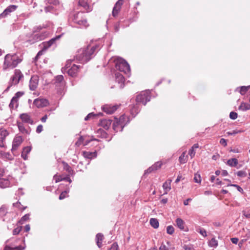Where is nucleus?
<instances>
[{
	"label": "nucleus",
	"mask_w": 250,
	"mask_h": 250,
	"mask_svg": "<svg viewBox=\"0 0 250 250\" xmlns=\"http://www.w3.org/2000/svg\"><path fill=\"white\" fill-rule=\"evenodd\" d=\"M237 175L239 177H245L247 175V173L245 171L241 170L237 172Z\"/></svg>",
	"instance_id": "nucleus-48"
},
{
	"label": "nucleus",
	"mask_w": 250,
	"mask_h": 250,
	"mask_svg": "<svg viewBox=\"0 0 250 250\" xmlns=\"http://www.w3.org/2000/svg\"><path fill=\"white\" fill-rule=\"evenodd\" d=\"M197 231L199 232V233L204 237H206L207 236V232L204 229H199V230H197Z\"/></svg>",
	"instance_id": "nucleus-44"
},
{
	"label": "nucleus",
	"mask_w": 250,
	"mask_h": 250,
	"mask_svg": "<svg viewBox=\"0 0 250 250\" xmlns=\"http://www.w3.org/2000/svg\"><path fill=\"white\" fill-rule=\"evenodd\" d=\"M53 178H54V180L55 181L56 183H58L60 181L64 180V177H62L61 175H54Z\"/></svg>",
	"instance_id": "nucleus-41"
},
{
	"label": "nucleus",
	"mask_w": 250,
	"mask_h": 250,
	"mask_svg": "<svg viewBox=\"0 0 250 250\" xmlns=\"http://www.w3.org/2000/svg\"><path fill=\"white\" fill-rule=\"evenodd\" d=\"M241 132H242L241 130H233L232 131L228 132L227 134L229 135H235L236 134L241 133Z\"/></svg>",
	"instance_id": "nucleus-51"
},
{
	"label": "nucleus",
	"mask_w": 250,
	"mask_h": 250,
	"mask_svg": "<svg viewBox=\"0 0 250 250\" xmlns=\"http://www.w3.org/2000/svg\"><path fill=\"white\" fill-rule=\"evenodd\" d=\"M47 119V115H45L43 117L41 118V121L42 122L45 123Z\"/></svg>",
	"instance_id": "nucleus-60"
},
{
	"label": "nucleus",
	"mask_w": 250,
	"mask_h": 250,
	"mask_svg": "<svg viewBox=\"0 0 250 250\" xmlns=\"http://www.w3.org/2000/svg\"><path fill=\"white\" fill-rule=\"evenodd\" d=\"M83 156L88 159H92L96 157V152L83 151Z\"/></svg>",
	"instance_id": "nucleus-28"
},
{
	"label": "nucleus",
	"mask_w": 250,
	"mask_h": 250,
	"mask_svg": "<svg viewBox=\"0 0 250 250\" xmlns=\"http://www.w3.org/2000/svg\"><path fill=\"white\" fill-rule=\"evenodd\" d=\"M118 246L116 243H114L111 245L110 248H109L108 250H118Z\"/></svg>",
	"instance_id": "nucleus-52"
},
{
	"label": "nucleus",
	"mask_w": 250,
	"mask_h": 250,
	"mask_svg": "<svg viewBox=\"0 0 250 250\" xmlns=\"http://www.w3.org/2000/svg\"><path fill=\"white\" fill-rule=\"evenodd\" d=\"M29 214H25L19 221V223L22 224L23 223V222L24 221H26L29 220Z\"/></svg>",
	"instance_id": "nucleus-42"
},
{
	"label": "nucleus",
	"mask_w": 250,
	"mask_h": 250,
	"mask_svg": "<svg viewBox=\"0 0 250 250\" xmlns=\"http://www.w3.org/2000/svg\"><path fill=\"white\" fill-rule=\"evenodd\" d=\"M220 143L224 146H226L227 145V140L223 138L221 139L220 140Z\"/></svg>",
	"instance_id": "nucleus-55"
},
{
	"label": "nucleus",
	"mask_w": 250,
	"mask_h": 250,
	"mask_svg": "<svg viewBox=\"0 0 250 250\" xmlns=\"http://www.w3.org/2000/svg\"><path fill=\"white\" fill-rule=\"evenodd\" d=\"M95 116V114H94L93 113H89V114H88L84 118V120L85 121H87L88 120H89V119H90V118H91L92 117Z\"/></svg>",
	"instance_id": "nucleus-58"
},
{
	"label": "nucleus",
	"mask_w": 250,
	"mask_h": 250,
	"mask_svg": "<svg viewBox=\"0 0 250 250\" xmlns=\"http://www.w3.org/2000/svg\"><path fill=\"white\" fill-rule=\"evenodd\" d=\"M99 49V46L97 44L92 46L89 45L86 48H81L77 52L75 58L81 63L86 62L91 59V55Z\"/></svg>",
	"instance_id": "nucleus-1"
},
{
	"label": "nucleus",
	"mask_w": 250,
	"mask_h": 250,
	"mask_svg": "<svg viewBox=\"0 0 250 250\" xmlns=\"http://www.w3.org/2000/svg\"><path fill=\"white\" fill-rule=\"evenodd\" d=\"M123 0H118V1L115 3L113 10H112V16L114 17H117L121 10L122 5L123 4Z\"/></svg>",
	"instance_id": "nucleus-10"
},
{
	"label": "nucleus",
	"mask_w": 250,
	"mask_h": 250,
	"mask_svg": "<svg viewBox=\"0 0 250 250\" xmlns=\"http://www.w3.org/2000/svg\"><path fill=\"white\" fill-rule=\"evenodd\" d=\"M22 142L23 139L21 136H16L13 142L12 151L16 150Z\"/></svg>",
	"instance_id": "nucleus-12"
},
{
	"label": "nucleus",
	"mask_w": 250,
	"mask_h": 250,
	"mask_svg": "<svg viewBox=\"0 0 250 250\" xmlns=\"http://www.w3.org/2000/svg\"><path fill=\"white\" fill-rule=\"evenodd\" d=\"M174 231V229L172 226H168L167 228V232L169 234H172Z\"/></svg>",
	"instance_id": "nucleus-43"
},
{
	"label": "nucleus",
	"mask_w": 250,
	"mask_h": 250,
	"mask_svg": "<svg viewBox=\"0 0 250 250\" xmlns=\"http://www.w3.org/2000/svg\"><path fill=\"white\" fill-rule=\"evenodd\" d=\"M150 96L149 91H143L141 94L138 95L136 97V102L142 103L146 105V103L150 101Z\"/></svg>",
	"instance_id": "nucleus-6"
},
{
	"label": "nucleus",
	"mask_w": 250,
	"mask_h": 250,
	"mask_svg": "<svg viewBox=\"0 0 250 250\" xmlns=\"http://www.w3.org/2000/svg\"><path fill=\"white\" fill-rule=\"evenodd\" d=\"M24 249V247L16 246L15 245L6 246L4 250H22Z\"/></svg>",
	"instance_id": "nucleus-26"
},
{
	"label": "nucleus",
	"mask_w": 250,
	"mask_h": 250,
	"mask_svg": "<svg viewBox=\"0 0 250 250\" xmlns=\"http://www.w3.org/2000/svg\"><path fill=\"white\" fill-rule=\"evenodd\" d=\"M24 76L21 71L20 69H15L14 74L10 79L11 85H17L20 82L23 81Z\"/></svg>",
	"instance_id": "nucleus-4"
},
{
	"label": "nucleus",
	"mask_w": 250,
	"mask_h": 250,
	"mask_svg": "<svg viewBox=\"0 0 250 250\" xmlns=\"http://www.w3.org/2000/svg\"><path fill=\"white\" fill-rule=\"evenodd\" d=\"M116 68L125 74H128L130 72V66L128 63L123 59L117 57L115 60Z\"/></svg>",
	"instance_id": "nucleus-3"
},
{
	"label": "nucleus",
	"mask_w": 250,
	"mask_h": 250,
	"mask_svg": "<svg viewBox=\"0 0 250 250\" xmlns=\"http://www.w3.org/2000/svg\"><path fill=\"white\" fill-rule=\"evenodd\" d=\"M244 215L247 218H250V212H245Z\"/></svg>",
	"instance_id": "nucleus-61"
},
{
	"label": "nucleus",
	"mask_w": 250,
	"mask_h": 250,
	"mask_svg": "<svg viewBox=\"0 0 250 250\" xmlns=\"http://www.w3.org/2000/svg\"><path fill=\"white\" fill-rule=\"evenodd\" d=\"M232 243L236 244L238 242V239L237 238H232L231 239Z\"/></svg>",
	"instance_id": "nucleus-59"
},
{
	"label": "nucleus",
	"mask_w": 250,
	"mask_h": 250,
	"mask_svg": "<svg viewBox=\"0 0 250 250\" xmlns=\"http://www.w3.org/2000/svg\"><path fill=\"white\" fill-rule=\"evenodd\" d=\"M162 165V163L160 162H157L155 163L153 166L149 167L147 170L145 171V173L147 174L153 171L157 170L158 168H160Z\"/></svg>",
	"instance_id": "nucleus-17"
},
{
	"label": "nucleus",
	"mask_w": 250,
	"mask_h": 250,
	"mask_svg": "<svg viewBox=\"0 0 250 250\" xmlns=\"http://www.w3.org/2000/svg\"><path fill=\"white\" fill-rule=\"evenodd\" d=\"M10 185V182L8 179L0 178V187L5 188L8 187Z\"/></svg>",
	"instance_id": "nucleus-27"
},
{
	"label": "nucleus",
	"mask_w": 250,
	"mask_h": 250,
	"mask_svg": "<svg viewBox=\"0 0 250 250\" xmlns=\"http://www.w3.org/2000/svg\"><path fill=\"white\" fill-rule=\"evenodd\" d=\"M18 126L19 130L23 134H29L30 131L25 128L24 125L21 123H18Z\"/></svg>",
	"instance_id": "nucleus-25"
},
{
	"label": "nucleus",
	"mask_w": 250,
	"mask_h": 250,
	"mask_svg": "<svg viewBox=\"0 0 250 250\" xmlns=\"http://www.w3.org/2000/svg\"><path fill=\"white\" fill-rule=\"evenodd\" d=\"M208 244L210 247L216 248L218 246V241L215 238H213L208 242Z\"/></svg>",
	"instance_id": "nucleus-35"
},
{
	"label": "nucleus",
	"mask_w": 250,
	"mask_h": 250,
	"mask_svg": "<svg viewBox=\"0 0 250 250\" xmlns=\"http://www.w3.org/2000/svg\"><path fill=\"white\" fill-rule=\"evenodd\" d=\"M21 60L15 54L13 55L7 54L4 59L3 69L13 68L21 62Z\"/></svg>",
	"instance_id": "nucleus-2"
},
{
	"label": "nucleus",
	"mask_w": 250,
	"mask_h": 250,
	"mask_svg": "<svg viewBox=\"0 0 250 250\" xmlns=\"http://www.w3.org/2000/svg\"><path fill=\"white\" fill-rule=\"evenodd\" d=\"M188 154L189 155L190 157L192 158L195 154V152L193 148L190 149L188 151Z\"/></svg>",
	"instance_id": "nucleus-54"
},
{
	"label": "nucleus",
	"mask_w": 250,
	"mask_h": 250,
	"mask_svg": "<svg viewBox=\"0 0 250 250\" xmlns=\"http://www.w3.org/2000/svg\"><path fill=\"white\" fill-rule=\"evenodd\" d=\"M63 80V77L62 75H58L56 77L55 81L56 83H61Z\"/></svg>",
	"instance_id": "nucleus-39"
},
{
	"label": "nucleus",
	"mask_w": 250,
	"mask_h": 250,
	"mask_svg": "<svg viewBox=\"0 0 250 250\" xmlns=\"http://www.w3.org/2000/svg\"><path fill=\"white\" fill-rule=\"evenodd\" d=\"M184 249L185 250H193L191 247L188 246H185Z\"/></svg>",
	"instance_id": "nucleus-64"
},
{
	"label": "nucleus",
	"mask_w": 250,
	"mask_h": 250,
	"mask_svg": "<svg viewBox=\"0 0 250 250\" xmlns=\"http://www.w3.org/2000/svg\"><path fill=\"white\" fill-rule=\"evenodd\" d=\"M118 107V105H112L110 104H106L103 107V110L107 114H111L116 111Z\"/></svg>",
	"instance_id": "nucleus-13"
},
{
	"label": "nucleus",
	"mask_w": 250,
	"mask_h": 250,
	"mask_svg": "<svg viewBox=\"0 0 250 250\" xmlns=\"http://www.w3.org/2000/svg\"><path fill=\"white\" fill-rule=\"evenodd\" d=\"M48 3L50 4L51 5L48 6L45 8V11H51L53 9V6H56L58 5L60 3L59 0H47Z\"/></svg>",
	"instance_id": "nucleus-19"
},
{
	"label": "nucleus",
	"mask_w": 250,
	"mask_h": 250,
	"mask_svg": "<svg viewBox=\"0 0 250 250\" xmlns=\"http://www.w3.org/2000/svg\"><path fill=\"white\" fill-rule=\"evenodd\" d=\"M67 193H68V191H64L62 192L59 196V199L62 200V199H63L64 198H65L66 196V194H67Z\"/></svg>",
	"instance_id": "nucleus-50"
},
{
	"label": "nucleus",
	"mask_w": 250,
	"mask_h": 250,
	"mask_svg": "<svg viewBox=\"0 0 250 250\" xmlns=\"http://www.w3.org/2000/svg\"><path fill=\"white\" fill-rule=\"evenodd\" d=\"M33 104L38 108H42L47 106L49 104V102L46 99L37 98L34 101Z\"/></svg>",
	"instance_id": "nucleus-9"
},
{
	"label": "nucleus",
	"mask_w": 250,
	"mask_h": 250,
	"mask_svg": "<svg viewBox=\"0 0 250 250\" xmlns=\"http://www.w3.org/2000/svg\"><path fill=\"white\" fill-rule=\"evenodd\" d=\"M194 181L195 183H200L201 182V176L198 173H196L194 175Z\"/></svg>",
	"instance_id": "nucleus-40"
},
{
	"label": "nucleus",
	"mask_w": 250,
	"mask_h": 250,
	"mask_svg": "<svg viewBox=\"0 0 250 250\" xmlns=\"http://www.w3.org/2000/svg\"><path fill=\"white\" fill-rule=\"evenodd\" d=\"M18 101L16 99V98L13 97L11 99V102L9 104V107L11 108H14L18 106Z\"/></svg>",
	"instance_id": "nucleus-37"
},
{
	"label": "nucleus",
	"mask_w": 250,
	"mask_h": 250,
	"mask_svg": "<svg viewBox=\"0 0 250 250\" xmlns=\"http://www.w3.org/2000/svg\"><path fill=\"white\" fill-rule=\"evenodd\" d=\"M42 129H43V126L42 125H40L37 126L36 131L37 133H41L42 131Z\"/></svg>",
	"instance_id": "nucleus-56"
},
{
	"label": "nucleus",
	"mask_w": 250,
	"mask_h": 250,
	"mask_svg": "<svg viewBox=\"0 0 250 250\" xmlns=\"http://www.w3.org/2000/svg\"><path fill=\"white\" fill-rule=\"evenodd\" d=\"M176 226L181 230H183L185 231H187L185 229V222L181 218H178L176 219Z\"/></svg>",
	"instance_id": "nucleus-20"
},
{
	"label": "nucleus",
	"mask_w": 250,
	"mask_h": 250,
	"mask_svg": "<svg viewBox=\"0 0 250 250\" xmlns=\"http://www.w3.org/2000/svg\"><path fill=\"white\" fill-rule=\"evenodd\" d=\"M24 229H25V231L26 232H28L30 230V225H26L25 226V228H24Z\"/></svg>",
	"instance_id": "nucleus-62"
},
{
	"label": "nucleus",
	"mask_w": 250,
	"mask_h": 250,
	"mask_svg": "<svg viewBox=\"0 0 250 250\" xmlns=\"http://www.w3.org/2000/svg\"><path fill=\"white\" fill-rule=\"evenodd\" d=\"M21 230V227H18L15 228L13 231V235H17L20 233Z\"/></svg>",
	"instance_id": "nucleus-46"
},
{
	"label": "nucleus",
	"mask_w": 250,
	"mask_h": 250,
	"mask_svg": "<svg viewBox=\"0 0 250 250\" xmlns=\"http://www.w3.org/2000/svg\"><path fill=\"white\" fill-rule=\"evenodd\" d=\"M17 8V6L11 5L7 7L4 11L0 14V19H2L9 15L10 13L15 11Z\"/></svg>",
	"instance_id": "nucleus-11"
},
{
	"label": "nucleus",
	"mask_w": 250,
	"mask_h": 250,
	"mask_svg": "<svg viewBox=\"0 0 250 250\" xmlns=\"http://www.w3.org/2000/svg\"><path fill=\"white\" fill-rule=\"evenodd\" d=\"M159 250H168V248L164 244H162L159 248Z\"/></svg>",
	"instance_id": "nucleus-57"
},
{
	"label": "nucleus",
	"mask_w": 250,
	"mask_h": 250,
	"mask_svg": "<svg viewBox=\"0 0 250 250\" xmlns=\"http://www.w3.org/2000/svg\"><path fill=\"white\" fill-rule=\"evenodd\" d=\"M250 88V85H249L247 86H242L240 87V88H239V87L237 88L236 89V91H237L239 89V91L240 93V94L241 95H244L248 91V90Z\"/></svg>",
	"instance_id": "nucleus-29"
},
{
	"label": "nucleus",
	"mask_w": 250,
	"mask_h": 250,
	"mask_svg": "<svg viewBox=\"0 0 250 250\" xmlns=\"http://www.w3.org/2000/svg\"><path fill=\"white\" fill-rule=\"evenodd\" d=\"M35 36L37 37V40H43L45 38V35L40 34H35Z\"/></svg>",
	"instance_id": "nucleus-49"
},
{
	"label": "nucleus",
	"mask_w": 250,
	"mask_h": 250,
	"mask_svg": "<svg viewBox=\"0 0 250 250\" xmlns=\"http://www.w3.org/2000/svg\"><path fill=\"white\" fill-rule=\"evenodd\" d=\"M24 93L22 92H17L15 96L13 97L14 98H16V99L18 101V98L21 97L23 95Z\"/></svg>",
	"instance_id": "nucleus-53"
},
{
	"label": "nucleus",
	"mask_w": 250,
	"mask_h": 250,
	"mask_svg": "<svg viewBox=\"0 0 250 250\" xmlns=\"http://www.w3.org/2000/svg\"><path fill=\"white\" fill-rule=\"evenodd\" d=\"M222 175L223 176H226L227 175H228V172H227V170H222Z\"/></svg>",
	"instance_id": "nucleus-63"
},
{
	"label": "nucleus",
	"mask_w": 250,
	"mask_h": 250,
	"mask_svg": "<svg viewBox=\"0 0 250 250\" xmlns=\"http://www.w3.org/2000/svg\"><path fill=\"white\" fill-rule=\"evenodd\" d=\"M8 135V132L5 129H0V147H4V141L6 137Z\"/></svg>",
	"instance_id": "nucleus-15"
},
{
	"label": "nucleus",
	"mask_w": 250,
	"mask_h": 250,
	"mask_svg": "<svg viewBox=\"0 0 250 250\" xmlns=\"http://www.w3.org/2000/svg\"><path fill=\"white\" fill-rule=\"evenodd\" d=\"M186 151L183 152L182 155L179 157V162L181 164H185L187 162L188 156H185Z\"/></svg>",
	"instance_id": "nucleus-33"
},
{
	"label": "nucleus",
	"mask_w": 250,
	"mask_h": 250,
	"mask_svg": "<svg viewBox=\"0 0 250 250\" xmlns=\"http://www.w3.org/2000/svg\"><path fill=\"white\" fill-rule=\"evenodd\" d=\"M20 118L21 121L25 123L32 124L33 123V121L31 118L30 115L27 113H23L21 114Z\"/></svg>",
	"instance_id": "nucleus-18"
},
{
	"label": "nucleus",
	"mask_w": 250,
	"mask_h": 250,
	"mask_svg": "<svg viewBox=\"0 0 250 250\" xmlns=\"http://www.w3.org/2000/svg\"><path fill=\"white\" fill-rule=\"evenodd\" d=\"M79 5L83 8L87 12L92 10L91 6L88 3V0H79Z\"/></svg>",
	"instance_id": "nucleus-16"
},
{
	"label": "nucleus",
	"mask_w": 250,
	"mask_h": 250,
	"mask_svg": "<svg viewBox=\"0 0 250 250\" xmlns=\"http://www.w3.org/2000/svg\"><path fill=\"white\" fill-rule=\"evenodd\" d=\"M6 213V209L5 207H1L0 208V217H2Z\"/></svg>",
	"instance_id": "nucleus-45"
},
{
	"label": "nucleus",
	"mask_w": 250,
	"mask_h": 250,
	"mask_svg": "<svg viewBox=\"0 0 250 250\" xmlns=\"http://www.w3.org/2000/svg\"><path fill=\"white\" fill-rule=\"evenodd\" d=\"M171 180H168V181H166L164 184H163V188L166 191H169L170 189V183H171Z\"/></svg>",
	"instance_id": "nucleus-38"
},
{
	"label": "nucleus",
	"mask_w": 250,
	"mask_h": 250,
	"mask_svg": "<svg viewBox=\"0 0 250 250\" xmlns=\"http://www.w3.org/2000/svg\"><path fill=\"white\" fill-rule=\"evenodd\" d=\"M93 140L98 141V140L96 139H92L90 140H86L85 142H83V138L82 136H81L78 140L76 142L75 145L78 146H80L82 144H83L84 146H86L90 143V142Z\"/></svg>",
	"instance_id": "nucleus-21"
},
{
	"label": "nucleus",
	"mask_w": 250,
	"mask_h": 250,
	"mask_svg": "<svg viewBox=\"0 0 250 250\" xmlns=\"http://www.w3.org/2000/svg\"><path fill=\"white\" fill-rule=\"evenodd\" d=\"M115 78L116 81L119 83L121 84L120 87L122 88L123 87V84L125 82V78L123 77V76L122 74H120L119 73H117L115 74Z\"/></svg>",
	"instance_id": "nucleus-22"
},
{
	"label": "nucleus",
	"mask_w": 250,
	"mask_h": 250,
	"mask_svg": "<svg viewBox=\"0 0 250 250\" xmlns=\"http://www.w3.org/2000/svg\"><path fill=\"white\" fill-rule=\"evenodd\" d=\"M227 164L230 167H236L238 164V160L236 158H232L228 160Z\"/></svg>",
	"instance_id": "nucleus-30"
},
{
	"label": "nucleus",
	"mask_w": 250,
	"mask_h": 250,
	"mask_svg": "<svg viewBox=\"0 0 250 250\" xmlns=\"http://www.w3.org/2000/svg\"><path fill=\"white\" fill-rule=\"evenodd\" d=\"M104 238V235L101 233H99L96 235V243L99 248H101L102 246V241Z\"/></svg>",
	"instance_id": "nucleus-24"
},
{
	"label": "nucleus",
	"mask_w": 250,
	"mask_h": 250,
	"mask_svg": "<svg viewBox=\"0 0 250 250\" xmlns=\"http://www.w3.org/2000/svg\"><path fill=\"white\" fill-rule=\"evenodd\" d=\"M56 38H53L50 40L49 42H44L43 43L44 48L45 49L49 47L55 42Z\"/></svg>",
	"instance_id": "nucleus-36"
},
{
	"label": "nucleus",
	"mask_w": 250,
	"mask_h": 250,
	"mask_svg": "<svg viewBox=\"0 0 250 250\" xmlns=\"http://www.w3.org/2000/svg\"><path fill=\"white\" fill-rule=\"evenodd\" d=\"M38 77L36 76H34L31 77L29 83V88L32 90H34L38 85Z\"/></svg>",
	"instance_id": "nucleus-14"
},
{
	"label": "nucleus",
	"mask_w": 250,
	"mask_h": 250,
	"mask_svg": "<svg viewBox=\"0 0 250 250\" xmlns=\"http://www.w3.org/2000/svg\"><path fill=\"white\" fill-rule=\"evenodd\" d=\"M229 117L232 120H235L237 118V114L235 112H231L229 114Z\"/></svg>",
	"instance_id": "nucleus-47"
},
{
	"label": "nucleus",
	"mask_w": 250,
	"mask_h": 250,
	"mask_svg": "<svg viewBox=\"0 0 250 250\" xmlns=\"http://www.w3.org/2000/svg\"><path fill=\"white\" fill-rule=\"evenodd\" d=\"M239 108L240 110L243 111L250 109V104L246 103H242Z\"/></svg>",
	"instance_id": "nucleus-31"
},
{
	"label": "nucleus",
	"mask_w": 250,
	"mask_h": 250,
	"mask_svg": "<svg viewBox=\"0 0 250 250\" xmlns=\"http://www.w3.org/2000/svg\"><path fill=\"white\" fill-rule=\"evenodd\" d=\"M66 68L68 69L67 73L68 75L71 76H74L77 73L79 67L78 65L73 64L71 66L69 61H67L66 64Z\"/></svg>",
	"instance_id": "nucleus-8"
},
{
	"label": "nucleus",
	"mask_w": 250,
	"mask_h": 250,
	"mask_svg": "<svg viewBox=\"0 0 250 250\" xmlns=\"http://www.w3.org/2000/svg\"><path fill=\"white\" fill-rule=\"evenodd\" d=\"M73 21L75 23L78 24L86 27L88 26L87 21L85 19H83L82 16V13H78L74 15Z\"/></svg>",
	"instance_id": "nucleus-7"
},
{
	"label": "nucleus",
	"mask_w": 250,
	"mask_h": 250,
	"mask_svg": "<svg viewBox=\"0 0 250 250\" xmlns=\"http://www.w3.org/2000/svg\"><path fill=\"white\" fill-rule=\"evenodd\" d=\"M150 224L154 229H157L159 227V222L157 219L151 218L150 220Z\"/></svg>",
	"instance_id": "nucleus-34"
},
{
	"label": "nucleus",
	"mask_w": 250,
	"mask_h": 250,
	"mask_svg": "<svg viewBox=\"0 0 250 250\" xmlns=\"http://www.w3.org/2000/svg\"><path fill=\"white\" fill-rule=\"evenodd\" d=\"M126 118V116L123 115L121 116L119 119H116V120L113 124V129L116 132L119 131H122L125 125L124 123Z\"/></svg>",
	"instance_id": "nucleus-5"
},
{
	"label": "nucleus",
	"mask_w": 250,
	"mask_h": 250,
	"mask_svg": "<svg viewBox=\"0 0 250 250\" xmlns=\"http://www.w3.org/2000/svg\"><path fill=\"white\" fill-rule=\"evenodd\" d=\"M111 123L110 120H103L101 121L102 125L105 129H108Z\"/></svg>",
	"instance_id": "nucleus-32"
},
{
	"label": "nucleus",
	"mask_w": 250,
	"mask_h": 250,
	"mask_svg": "<svg viewBox=\"0 0 250 250\" xmlns=\"http://www.w3.org/2000/svg\"><path fill=\"white\" fill-rule=\"evenodd\" d=\"M31 147L30 146H26L23 148L22 152L21 153L22 158L26 160L27 159V155L30 152Z\"/></svg>",
	"instance_id": "nucleus-23"
}]
</instances>
